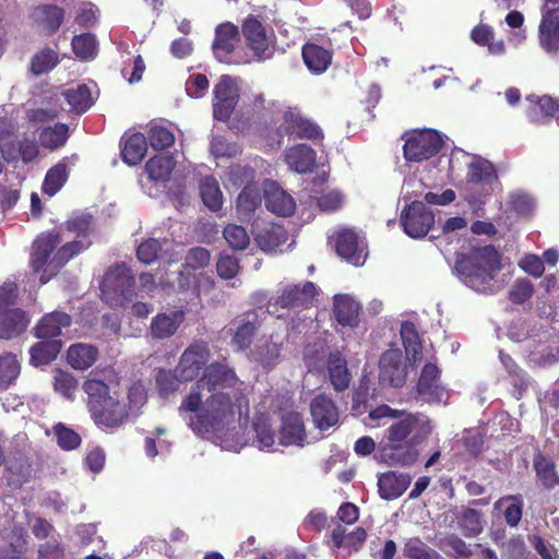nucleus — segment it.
Instances as JSON below:
<instances>
[{"label": "nucleus", "mask_w": 559, "mask_h": 559, "mask_svg": "<svg viewBox=\"0 0 559 559\" xmlns=\"http://www.w3.org/2000/svg\"><path fill=\"white\" fill-rule=\"evenodd\" d=\"M246 400L241 392L219 391L209 393L203 401L199 390H191L181 401L180 415L192 413L190 427L198 435L218 432L235 420L236 406Z\"/></svg>", "instance_id": "f257e3e1"}, {"label": "nucleus", "mask_w": 559, "mask_h": 559, "mask_svg": "<svg viewBox=\"0 0 559 559\" xmlns=\"http://www.w3.org/2000/svg\"><path fill=\"white\" fill-rule=\"evenodd\" d=\"M87 395V409L94 424L100 429L116 430L129 420L127 404L110 394L107 383L87 379L83 383Z\"/></svg>", "instance_id": "f03ea898"}, {"label": "nucleus", "mask_w": 559, "mask_h": 559, "mask_svg": "<svg viewBox=\"0 0 559 559\" xmlns=\"http://www.w3.org/2000/svg\"><path fill=\"white\" fill-rule=\"evenodd\" d=\"M60 241L61 236L56 230L41 234L37 237L33 243L31 257V265L35 273L41 271L46 272V267L58 271L72 258L88 249L92 245V241L85 239L69 241L61 246L51 258L52 252Z\"/></svg>", "instance_id": "7ed1b4c3"}, {"label": "nucleus", "mask_w": 559, "mask_h": 559, "mask_svg": "<svg viewBox=\"0 0 559 559\" xmlns=\"http://www.w3.org/2000/svg\"><path fill=\"white\" fill-rule=\"evenodd\" d=\"M500 269V253L491 245L457 254L455 260L456 272L464 277L468 286L477 290L485 289Z\"/></svg>", "instance_id": "20e7f679"}, {"label": "nucleus", "mask_w": 559, "mask_h": 559, "mask_svg": "<svg viewBox=\"0 0 559 559\" xmlns=\"http://www.w3.org/2000/svg\"><path fill=\"white\" fill-rule=\"evenodd\" d=\"M403 138L405 139L404 158L411 163L427 160L437 155L443 146L440 133L432 129L405 133Z\"/></svg>", "instance_id": "39448f33"}, {"label": "nucleus", "mask_w": 559, "mask_h": 559, "mask_svg": "<svg viewBox=\"0 0 559 559\" xmlns=\"http://www.w3.org/2000/svg\"><path fill=\"white\" fill-rule=\"evenodd\" d=\"M430 433V429H421L413 435V441L401 443H380L379 455L389 466H412L419 457L417 445Z\"/></svg>", "instance_id": "423d86ee"}, {"label": "nucleus", "mask_w": 559, "mask_h": 559, "mask_svg": "<svg viewBox=\"0 0 559 559\" xmlns=\"http://www.w3.org/2000/svg\"><path fill=\"white\" fill-rule=\"evenodd\" d=\"M239 379L235 370L223 362H212L205 367L202 376L197 380L191 390L215 393L219 391L240 392L236 389Z\"/></svg>", "instance_id": "0eeeda50"}, {"label": "nucleus", "mask_w": 559, "mask_h": 559, "mask_svg": "<svg viewBox=\"0 0 559 559\" xmlns=\"http://www.w3.org/2000/svg\"><path fill=\"white\" fill-rule=\"evenodd\" d=\"M210 348L204 341L192 342L181 354L176 372L185 381L190 382L197 379L209 365Z\"/></svg>", "instance_id": "6e6552de"}, {"label": "nucleus", "mask_w": 559, "mask_h": 559, "mask_svg": "<svg viewBox=\"0 0 559 559\" xmlns=\"http://www.w3.org/2000/svg\"><path fill=\"white\" fill-rule=\"evenodd\" d=\"M401 225L412 238L425 237L435 225L433 213L420 201H414L401 213Z\"/></svg>", "instance_id": "1a4fd4ad"}, {"label": "nucleus", "mask_w": 559, "mask_h": 559, "mask_svg": "<svg viewBox=\"0 0 559 559\" xmlns=\"http://www.w3.org/2000/svg\"><path fill=\"white\" fill-rule=\"evenodd\" d=\"M280 130L288 136L310 140L313 143L324 139L322 129L316 122L290 108L284 112Z\"/></svg>", "instance_id": "9d476101"}, {"label": "nucleus", "mask_w": 559, "mask_h": 559, "mask_svg": "<svg viewBox=\"0 0 559 559\" xmlns=\"http://www.w3.org/2000/svg\"><path fill=\"white\" fill-rule=\"evenodd\" d=\"M317 295V286L306 281L302 284H288L284 286L270 307L282 309L308 308Z\"/></svg>", "instance_id": "9b49d317"}, {"label": "nucleus", "mask_w": 559, "mask_h": 559, "mask_svg": "<svg viewBox=\"0 0 559 559\" xmlns=\"http://www.w3.org/2000/svg\"><path fill=\"white\" fill-rule=\"evenodd\" d=\"M379 377L383 383L393 388H401L407 379V365L404 355L399 348L385 350L379 360Z\"/></svg>", "instance_id": "f8f14e48"}, {"label": "nucleus", "mask_w": 559, "mask_h": 559, "mask_svg": "<svg viewBox=\"0 0 559 559\" xmlns=\"http://www.w3.org/2000/svg\"><path fill=\"white\" fill-rule=\"evenodd\" d=\"M366 243L353 228H342L335 235V249L337 254L355 266L365 263L367 252Z\"/></svg>", "instance_id": "ddd939ff"}, {"label": "nucleus", "mask_w": 559, "mask_h": 559, "mask_svg": "<svg viewBox=\"0 0 559 559\" xmlns=\"http://www.w3.org/2000/svg\"><path fill=\"white\" fill-rule=\"evenodd\" d=\"M238 90L229 75H222L214 86L213 116L226 122L238 103Z\"/></svg>", "instance_id": "4468645a"}, {"label": "nucleus", "mask_w": 559, "mask_h": 559, "mask_svg": "<svg viewBox=\"0 0 559 559\" xmlns=\"http://www.w3.org/2000/svg\"><path fill=\"white\" fill-rule=\"evenodd\" d=\"M421 429H430L429 420L423 414H405L402 418L394 421L385 430L384 443H401L413 441V435Z\"/></svg>", "instance_id": "2eb2a0df"}, {"label": "nucleus", "mask_w": 559, "mask_h": 559, "mask_svg": "<svg viewBox=\"0 0 559 559\" xmlns=\"http://www.w3.org/2000/svg\"><path fill=\"white\" fill-rule=\"evenodd\" d=\"M441 370L431 362L426 364L419 374L416 391L427 403H439L445 395V389L440 381Z\"/></svg>", "instance_id": "dca6fc26"}, {"label": "nucleus", "mask_w": 559, "mask_h": 559, "mask_svg": "<svg viewBox=\"0 0 559 559\" xmlns=\"http://www.w3.org/2000/svg\"><path fill=\"white\" fill-rule=\"evenodd\" d=\"M241 33L247 47L255 57L264 59L269 56L266 51L269 50L270 41L265 26L259 16L248 15L241 24Z\"/></svg>", "instance_id": "f3484780"}, {"label": "nucleus", "mask_w": 559, "mask_h": 559, "mask_svg": "<svg viewBox=\"0 0 559 559\" xmlns=\"http://www.w3.org/2000/svg\"><path fill=\"white\" fill-rule=\"evenodd\" d=\"M239 41L238 26L230 22L218 24L215 28V37L212 50L219 62L230 63L231 55Z\"/></svg>", "instance_id": "a211bd4d"}, {"label": "nucleus", "mask_w": 559, "mask_h": 559, "mask_svg": "<svg viewBox=\"0 0 559 559\" xmlns=\"http://www.w3.org/2000/svg\"><path fill=\"white\" fill-rule=\"evenodd\" d=\"M540 47L548 53H559V8L544 9L538 27Z\"/></svg>", "instance_id": "6ab92c4d"}, {"label": "nucleus", "mask_w": 559, "mask_h": 559, "mask_svg": "<svg viewBox=\"0 0 559 559\" xmlns=\"http://www.w3.org/2000/svg\"><path fill=\"white\" fill-rule=\"evenodd\" d=\"M412 477L407 473L388 471L378 477L379 496L386 501L400 498L409 487Z\"/></svg>", "instance_id": "aec40b11"}, {"label": "nucleus", "mask_w": 559, "mask_h": 559, "mask_svg": "<svg viewBox=\"0 0 559 559\" xmlns=\"http://www.w3.org/2000/svg\"><path fill=\"white\" fill-rule=\"evenodd\" d=\"M306 428L302 416L297 412H288L282 416L280 443L282 445L304 447Z\"/></svg>", "instance_id": "412c9836"}, {"label": "nucleus", "mask_w": 559, "mask_h": 559, "mask_svg": "<svg viewBox=\"0 0 559 559\" xmlns=\"http://www.w3.org/2000/svg\"><path fill=\"white\" fill-rule=\"evenodd\" d=\"M72 324L70 314L63 311H51L46 313L34 328V334L40 340H51L60 336L63 329H69Z\"/></svg>", "instance_id": "4be33fe9"}, {"label": "nucleus", "mask_w": 559, "mask_h": 559, "mask_svg": "<svg viewBox=\"0 0 559 559\" xmlns=\"http://www.w3.org/2000/svg\"><path fill=\"white\" fill-rule=\"evenodd\" d=\"M360 310V304L347 294H338L333 298V317L342 326L357 328Z\"/></svg>", "instance_id": "5701e85b"}, {"label": "nucleus", "mask_w": 559, "mask_h": 559, "mask_svg": "<svg viewBox=\"0 0 559 559\" xmlns=\"http://www.w3.org/2000/svg\"><path fill=\"white\" fill-rule=\"evenodd\" d=\"M31 322L28 313L21 308L0 312V340H12L24 333Z\"/></svg>", "instance_id": "b1692460"}, {"label": "nucleus", "mask_w": 559, "mask_h": 559, "mask_svg": "<svg viewBox=\"0 0 559 559\" xmlns=\"http://www.w3.org/2000/svg\"><path fill=\"white\" fill-rule=\"evenodd\" d=\"M32 17L46 36H51L61 26L64 20V10L56 4H41L34 9Z\"/></svg>", "instance_id": "393cba45"}, {"label": "nucleus", "mask_w": 559, "mask_h": 559, "mask_svg": "<svg viewBox=\"0 0 559 559\" xmlns=\"http://www.w3.org/2000/svg\"><path fill=\"white\" fill-rule=\"evenodd\" d=\"M284 160L296 173L309 174L316 167L317 153L307 144H296L285 151Z\"/></svg>", "instance_id": "a878e982"}, {"label": "nucleus", "mask_w": 559, "mask_h": 559, "mask_svg": "<svg viewBox=\"0 0 559 559\" xmlns=\"http://www.w3.org/2000/svg\"><path fill=\"white\" fill-rule=\"evenodd\" d=\"M311 416L320 430H326L338 421V409L325 394L317 395L310 404Z\"/></svg>", "instance_id": "bb28decb"}, {"label": "nucleus", "mask_w": 559, "mask_h": 559, "mask_svg": "<svg viewBox=\"0 0 559 559\" xmlns=\"http://www.w3.org/2000/svg\"><path fill=\"white\" fill-rule=\"evenodd\" d=\"M104 284L128 298L133 293L135 277L126 263H120L107 271Z\"/></svg>", "instance_id": "cd10ccee"}, {"label": "nucleus", "mask_w": 559, "mask_h": 559, "mask_svg": "<svg viewBox=\"0 0 559 559\" xmlns=\"http://www.w3.org/2000/svg\"><path fill=\"white\" fill-rule=\"evenodd\" d=\"M302 60L310 72L321 74L332 62L333 51L313 43H306L301 49Z\"/></svg>", "instance_id": "c85d7f7f"}, {"label": "nucleus", "mask_w": 559, "mask_h": 559, "mask_svg": "<svg viewBox=\"0 0 559 559\" xmlns=\"http://www.w3.org/2000/svg\"><path fill=\"white\" fill-rule=\"evenodd\" d=\"M493 510L501 512L509 527L515 528L523 518L524 499L520 493L502 496L493 503Z\"/></svg>", "instance_id": "c756f323"}, {"label": "nucleus", "mask_w": 559, "mask_h": 559, "mask_svg": "<svg viewBox=\"0 0 559 559\" xmlns=\"http://www.w3.org/2000/svg\"><path fill=\"white\" fill-rule=\"evenodd\" d=\"M121 158L130 165L135 166L142 162L147 152V138L141 132H134L121 139Z\"/></svg>", "instance_id": "7c9ffc66"}, {"label": "nucleus", "mask_w": 559, "mask_h": 559, "mask_svg": "<svg viewBox=\"0 0 559 559\" xmlns=\"http://www.w3.org/2000/svg\"><path fill=\"white\" fill-rule=\"evenodd\" d=\"M288 239L287 230L283 225L267 223L255 235L259 248L265 252H274Z\"/></svg>", "instance_id": "2f4dec72"}, {"label": "nucleus", "mask_w": 559, "mask_h": 559, "mask_svg": "<svg viewBox=\"0 0 559 559\" xmlns=\"http://www.w3.org/2000/svg\"><path fill=\"white\" fill-rule=\"evenodd\" d=\"M264 202L270 212L284 217L292 215L296 207L293 197L275 185L265 190Z\"/></svg>", "instance_id": "473e14b6"}, {"label": "nucleus", "mask_w": 559, "mask_h": 559, "mask_svg": "<svg viewBox=\"0 0 559 559\" xmlns=\"http://www.w3.org/2000/svg\"><path fill=\"white\" fill-rule=\"evenodd\" d=\"M326 368L333 388L338 392L345 391L349 386L352 376L347 361L340 352L329 355Z\"/></svg>", "instance_id": "72a5a7b5"}, {"label": "nucleus", "mask_w": 559, "mask_h": 559, "mask_svg": "<svg viewBox=\"0 0 559 559\" xmlns=\"http://www.w3.org/2000/svg\"><path fill=\"white\" fill-rule=\"evenodd\" d=\"M533 467L544 488L550 490L559 486V474L555 462L539 450L533 456Z\"/></svg>", "instance_id": "f704fd0d"}, {"label": "nucleus", "mask_w": 559, "mask_h": 559, "mask_svg": "<svg viewBox=\"0 0 559 559\" xmlns=\"http://www.w3.org/2000/svg\"><path fill=\"white\" fill-rule=\"evenodd\" d=\"M98 349L94 345L78 343L69 347L68 362L76 370H86L97 360Z\"/></svg>", "instance_id": "c9c22d12"}, {"label": "nucleus", "mask_w": 559, "mask_h": 559, "mask_svg": "<svg viewBox=\"0 0 559 559\" xmlns=\"http://www.w3.org/2000/svg\"><path fill=\"white\" fill-rule=\"evenodd\" d=\"M62 343L59 340H43L29 349L31 364L38 367L50 364L60 353Z\"/></svg>", "instance_id": "e433bc0d"}, {"label": "nucleus", "mask_w": 559, "mask_h": 559, "mask_svg": "<svg viewBox=\"0 0 559 559\" xmlns=\"http://www.w3.org/2000/svg\"><path fill=\"white\" fill-rule=\"evenodd\" d=\"M466 180L468 183H492L498 180L495 165L484 158H477L468 165Z\"/></svg>", "instance_id": "4c0bfd02"}, {"label": "nucleus", "mask_w": 559, "mask_h": 559, "mask_svg": "<svg viewBox=\"0 0 559 559\" xmlns=\"http://www.w3.org/2000/svg\"><path fill=\"white\" fill-rule=\"evenodd\" d=\"M175 165L173 155H155L145 163V170L152 181L165 182L169 179Z\"/></svg>", "instance_id": "58836bf2"}, {"label": "nucleus", "mask_w": 559, "mask_h": 559, "mask_svg": "<svg viewBox=\"0 0 559 559\" xmlns=\"http://www.w3.org/2000/svg\"><path fill=\"white\" fill-rule=\"evenodd\" d=\"M403 346L406 355L414 362L421 359L423 345L421 340L416 329V325L411 321H404L400 330Z\"/></svg>", "instance_id": "ea45409f"}, {"label": "nucleus", "mask_w": 559, "mask_h": 559, "mask_svg": "<svg viewBox=\"0 0 559 559\" xmlns=\"http://www.w3.org/2000/svg\"><path fill=\"white\" fill-rule=\"evenodd\" d=\"M200 197L204 205L213 211H219L223 205V193L218 181L213 176H205L200 180Z\"/></svg>", "instance_id": "a19ab883"}, {"label": "nucleus", "mask_w": 559, "mask_h": 559, "mask_svg": "<svg viewBox=\"0 0 559 559\" xmlns=\"http://www.w3.org/2000/svg\"><path fill=\"white\" fill-rule=\"evenodd\" d=\"M484 519L480 511L465 508L457 516V525L462 534L467 538H474L484 531Z\"/></svg>", "instance_id": "79ce46f5"}, {"label": "nucleus", "mask_w": 559, "mask_h": 559, "mask_svg": "<svg viewBox=\"0 0 559 559\" xmlns=\"http://www.w3.org/2000/svg\"><path fill=\"white\" fill-rule=\"evenodd\" d=\"M63 97L70 106L71 111L78 115L84 114L93 105L91 90L85 84L67 90L63 93Z\"/></svg>", "instance_id": "37998d69"}, {"label": "nucleus", "mask_w": 559, "mask_h": 559, "mask_svg": "<svg viewBox=\"0 0 559 559\" xmlns=\"http://www.w3.org/2000/svg\"><path fill=\"white\" fill-rule=\"evenodd\" d=\"M69 177L68 165L59 162L48 169L43 182V192L49 197L55 195L67 182Z\"/></svg>", "instance_id": "c03bdc74"}, {"label": "nucleus", "mask_w": 559, "mask_h": 559, "mask_svg": "<svg viewBox=\"0 0 559 559\" xmlns=\"http://www.w3.org/2000/svg\"><path fill=\"white\" fill-rule=\"evenodd\" d=\"M69 139V127L66 123L57 122L52 127H47L39 133L40 144L50 150L63 146Z\"/></svg>", "instance_id": "a18cd8bd"}, {"label": "nucleus", "mask_w": 559, "mask_h": 559, "mask_svg": "<svg viewBox=\"0 0 559 559\" xmlns=\"http://www.w3.org/2000/svg\"><path fill=\"white\" fill-rule=\"evenodd\" d=\"M156 389L160 397L167 399L176 393L181 382H185L174 370L158 369L155 376Z\"/></svg>", "instance_id": "49530a36"}, {"label": "nucleus", "mask_w": 559, "mask_h": 559, "mask_svg": "<svg viewBox=\"0 0 559 559\" xmlns=\"http://www.w3.org/2000/svg\"><path fill=\"white\" fill-rule=\"evenodd\" d=\"M60 62L57 51L46 47L36 52L31 59L29 70L38 76L52 70Z\"/></svg>", "instance_id": "de8ad7c7"}, {"label": "nucleus", "mask_w": 559, "mask_h": 559, "mask_svg": "<svg viewBox=\"0 0 559 559\" xmlns=\"http://www.w3.org/2000/svg\"><path fill=\"white\" fill-rule=\"evenodd\" d=\"M440 549L455 559H468L473 556L471 545L456 534H448L440 540Z\"/></svg>", "instance_id": "09e8293b"}, {"label": "nucleus", "mask_w": 559, "mask_h": 559, "mask_svg": "<svg viewBox=\"0 0 559 559\" xmlns=\"http://www.w3.org/2000/svg\"><path fill=\"white\" fill-rule=\"evenodd\" d=\"M493 29L488 24H478L471 32L472 40L478 46H487L493 53H501L504 50L502 40L493 41Z\"/></svg>", "instance_id": "8fccbe9b"}, {"label": "nucleus", "mask_w": 559, "mask_h": 559, "mask_svg": "<svg viewBox=\"0 0 559 559\" xmlns=\"http://www.w3.org/2000/svg\"><path fill=\"white\" fill-rule=\"evenodd\" d=\"M71 46L74 55L81 60H90L96 56L97 41L95 35L91 33L75 35Z\"/></svg>", "instance_id": "3c124183"}, {"label": "nucleus", "mask_w": 559, "mask_h": 559, "mask_svg": "<svg viewBox=\"0 0 559 559\" xmlns=\"http://www.w3.org/2000/svg\"><path fill=\"white\" fill-rule=\"evenodd\" d=\"M66 229L79 238H86L94 230V217L90 213H78L64 223Z\"/></svg>", "instance_id": "603ef678"}, {"label": "nucleus", "mask_w": 559, "mask_h": 559, "mask_svg": "<svg viewBox=\"0 0 559 559\" xmlns=\"http://www.w3.org/2000/svg\"><path fill=\"white\" fill-rule=\"evenodd\" d=\"M257 317L252 321H242L236 329L231 343L238 350H243L250 347L253 337L258 331Z\"/></svg>", "instance_id": "864d4df0"}, {"label": "nucleus", "mask_w": 559, "mask_h": 559, "mask_svg": "<svg viewBox=\"0 0 559 559\" xmlns=\"http://www.w3.org/2000/svg\"><path fill=\"white\" fill-rule=\"evenodd\" d=\"M21 371L20 362L14 354L0 356V386L7 389L16 380Z\"/></svg>", "instance_id": "5fc2aeb1"}, {"label": "nucleus", "mask_w": 559, "mask_h": 559, "mask_svg": "<svg viewBox=\"0 0 559 559\" xmlns=\"http://www.w3.org/2000/svg\"><path fill=\"white\" fill-rule=\"evenodd\" d=\"M178 322L175 318L166 314H157L151 323V333L154 338L163 340L173 336L178 330Z\"/></svg>", "instance_id": "6e6d98bb"}, {"label": "nucleus", "mask_w": 559, "mask_h": 559, "mask_svg": "<svg viewBox=\"0 0 559 559\" xmlns=\"http://www.w3.org/2000/svg\"><path fill=\"white\" fill-rule=\"evenodd\" d=\"M223 236L228 246L235 251H242L248 248L250 237L245 227L236 224H228L223 230Z\"/></svg>", "instance_id": "4d7b16f0"}, {"label": "nucleus", "mask_w": 559, "mask_h": 559, "mask_svg": "<svg viewBox=\"0 0 559 559\" xmlns=\"http://www.w3.org/2000/svg\"><path fill=\"white\" fill-rule=\"evenodd\" d=\"M404 556L408 559H442L438 551L428 547L419 538H411L405 543Z\"/></svg>", "instance_id": "13d9d810"}, {"label": "nucleus", "mask_w": 559, "mask_h": 559, "mask_svg": "<svg viewBox=\"0 0 559 559\" xmlns=\"http://www.w3.org/2000/svg\"><path fill=\"white\" fill-rule=\"evenodd\" d=\"M260 204V192L252 186H246L237 198V211L242 215H250Z\"/></svg>", "instance_id": "bf43d9fd"}, {"label": "nucleus", "mask_w": 559, "mask_h": 559, "mask_svg": "<svg viewBox=\"0 0 559 559\" xmlns=\"http://www.w3.org/2000/svg\"><path fill=\"white\" fill-rule=\"evenodd\" d=\"M53 432L57 438L58 445L64 451H72L81 444L80 435L71 428H68L62 423L53 426Z\"/></svg>", "instance_id": "052dcab7"}, {"label": "nucleus", "mask_w": 559, "mask_h": 559, "mask_svg": "<svg viewBox=\"0 0 559 559\" xmlns=\"http://www.w3.org/2000/svg\"><path fill=\"white\" fill-rule=\"evenodd\" d=\"M526 99L535 105L534 110H538L543 119L549 120L559 111V100L549 95H528Z\"/></svg>", "instance_id": "680f3d73"}, {"label": "nucleus", "mask_w": 559, "mask_h": 559, "mask_svg": "<svg viewBox=\"0 0 559 559\" xmlns=\"http://www.w3.org/2000/svg\"><path fill=\"white\" fill-rule=\"evenodd\" d=\"M148 141L156 151L170 147L175 143L174 133L163 126H154L148 131Z\"/></svg>", "instance_id": "e2e57ef3"}, {"label": "nucleus", "mask_w": 559, "mask_h": 559, "mask_svg": "<svg viewBox=\"0 0 559 559\" xmlns=\"http://www.w3.org/2000/svg\"><path fill=\"white\" fill-rule=\"evenodd\" d=\"M162 242L155 238H148L142 241L136 248V257L140 262L144 264L154 263L160 252H162Z\"/></svg>", "instance_id": "0e129e2a"}, {"label": "nucleus", "mask_w": 559, "mask_h": 559, "mask_svg": "<svg viewBox=\"0 0 559 559\" xmlns=\"http://www.w3.org/2000/svg\"><path fill=\"white\" fill-rule=\"evenodd\" d=\"M78 388V380L69 372L56 370L53 376V389L67 399H72Z\"/></svg>", "instance_id": "69168bd1"}, {"label": "nucleus", "mask_w": 559, "mask_h": 559, "mask_svg": "<svg viewBox=\"0 0 559 559\" xmlns=\"http://www.w3.org/2000/svg\"><path fill=\"white\" fill-rule=\"evenodd\" d=\"M534 286L527 278H518L509 290V299L515 305H522L532 298Z\"/></svg>", "instance_id": "338daca9"}, {"label": "nucleus", "mask_w": 559, "mask_h": 559, "mask_svg": "<svg viewBox=\"0 0 559 559\" xmlns=\"http://www.w3.org/2000/svg\"><path fill=\"white\" fill-rule=\"evenodd\" d=\"M128 405L130 412L139 411L147 402V391L141 380L133 382L128 390Z\"/></svg>", "instance_id": "774afa93"}]
</instances>
